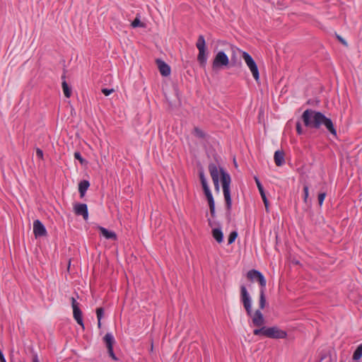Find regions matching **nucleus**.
<instances>
[{"mask_svg": "<svg viewBox=\"0 0 362 362\" xmlns=\"http://www.w3.org/2000/svg\"><path fill=\"white\" fill-rule=\"evenodd\" d=\"M301 119L305 127L320 129L322 125H324L332 136L337 137V130L332 119L327 117L322 112L312 109H307L302 114Z\"/></svg>", "mask_w": 362, "mask_h": 362, "instance_id": "nucleus-1", "label": "nucleus"}, {"mask_svg": "<svg viewBox=\"0 0 362 362\" xmlns=\"http://www.w3.org/2000/svg\"><path fill=\"white\" fill-rule=\"evenodd\" d=\"M209 170L216 191H219L220 173L226 209L230 213L232 207V200L230 192V184L231 181L230 176L228 173H226L223 168H220V170H218L216 165L214 163H210L209 165Z\"/></svg>", "mask_w": 362, "mask_h": 362, "instance_id": "nucleus-2", "label": "nucleus"}, {"mask_svg": "<svg viewBox=\"0 0 362 362\" xmlns=\"http://www.w3.org/2000/svg\"><path fill=\"white\" fill-rule=\"evenodd\" d=\"M240 298L247 315L252 317L253 325L256 327L263 326L264 324V318L261 312L262 309L259 308L252 315L251 298L244 285L240 286Z\"/></svg>", "mask_w": 362, "mask_h": 362, "instance_id": "nucleus-3", "label": "nucleus"}, {"mask_svg": "<svg viewBox=\"0 0 362 362\" xmlns=\"http://www.w3.org/2000/svg\"><path fill=\"white\" fill-rule=\"evenodd\" d=\"M247 278L252 281H258L259 284L260 285L261 288L259 291V306L260 309H264L267 303L265 297V287L267 285V281L264 276L259 271L256 269H251L247 273Z\"/></svg>", "mask_w": 362, "mask_h": 362, "instance_id": "nucleus-4", "label": "nucleus"}, {"mask_svg": "<svg viewBox=\"0 0 362 362\" xmlns=\"http://www.w3.org/2000/svg\"><path fill=\"white\" fill-rule=\"evenodd\" d=\"M199 175L204 194L209 203L211 216L212 218H214L216 216L214 199L207 184L206 179L205 177L204 172L203 170H199Z\"/></svg>", "mask_w": 362, "mask_h": 362, "instance_id": "nucleus-5", "label": "nucleus"}, {"mask_svg": "<svg viewBox=\"0 0 362 362\" xmlns=\"http://www.w3.org/2000/svg\"><path fill=\"white\" fill-rule=\"evenodd\" d=\"M196 47L199 50L197 61L201 66L204 67L207 61V54L206 52V42L203 35H199L196 43Z\"/></svg>", "mask_w": 362, "mask_h": 362, "instance_id": "nucleus-6", "label": "nucleus"}, {"mask_svg": "<svg viewBox=\"0 0 362 362\" xmlns=\"http://www.w3.org/2000/svg\"><path fill=\"white\" fill-rule=\"evenodd\" d=\"M242 57L245 60L248 68L250 69L254 78L257 81L259 79V73L256 62L250 54L246 52H242Z\"/></svg>", "mask_w": 362, "mask_h": 362, "instance_id": "nucleus-7", "label": "nucleus"}, {"mask_svg": "<svg viewBox=\"0 0 362 362\" xmlns=\"http://www.w3.org/2000/svg\"><path fill=\"white\" fill-rule=\"evenodd\" d=\"M229 64V59L226 54L223 52H218L215 56L213 63H212V69L213 70H216L222 66H226Z\"/></svg>", "mask_w": 362, "mask_h": 362, "instance_id": "nucleus-8", "label": "nucleus"}, {"mask_svg": "<svg viewBox=\"0 0 362 362\" xmlns=\"http://www.w3.org/2000/svg\"><path fill=\"white\" fill-rule=\"evenodd\" d=\"M265 337L272 339H284L287 337V333L277 327H265Z\"/></svg>", "mask_w": 362, "mask_h": 362, "instance_id": "nucleus-9", "label": "nucleus"}, {"mask_svg": "<svg viewBox=\"0 0 362 362\" xmlns=\"http://www.w3.org/2000/svg\"><path fill=\"white\" fill-rule=\"evenodd\" d=\"M103 340L106 344L108 354L114 360L117 361L118 358L115 356L114 351H113V344L115 343V339L112 334L107 333L105 337H103Z\"/></svg>", "mask_w": 362, "mask_h": 362, "instance_id": "nucleus-10", "label": "nucleus"}, {"mask_svg": "<svg viewBox=\"0 0 362 362\" xmlns=\"http://www.w3.org/2000/svg\"><path fill=\"white\" fill-rule=\"evenodd\" d=\"M33 233L36 238L47 235V230L42 223L37 219L33 222Z\"/></svg>", "mask_w": 362, "mask_h": 362, "instance_id": "nucleus-11", "label": "nucleus"}, {"mask_svg": "<svg viewBox=\"0 0 362 362\" xmlns=\"http://www.w3.org/2000/svg\"><path fill=\"white\" fill-rule=\"evenodd\" d=\"M156 63L158 66V70L163 76H168L170 74V67L164 61L160 59H157Z\"/></svg>", "mask_w": 362, "mask_h": 362, "instance_id": "nucleus-12", "label": "nucleus"}, {"mask_svg": "<svg viewBox=\"0 0 362 362\" xmlns=\"http://www.w3.org/2000/svg\"><path fill=\"white\" fill-rule=\"evenodd\" d=\"M74 211L76 215L82 216L85 220L88 219V212L86 204H76L74 206Z\"/></svg>", "mask_w": 362, "mask_h": 362, "instance_id": "nucleus-13", "label": "nucleus"}, {"mask_svg": "<svg viewBox=\"0 0 362 362\" xmlns=\"http://www.w3.org/2000/svg\"><path fill=\"white\" fill-rule=\"evenodd\" d=\"M73 314H74V317L76 320V321L77 322V323L78 325H80L83 329H84V324H83V317H82V311L81 310L79 307H76L75 305L74 309H73Z\"/></svg>", "mask_w": 362, "mask_h": 362, "instance_id": "nucleus-14", "label": "nucleus"}, {"mask_svg": "<svg viewBox=\"0 0 362 362\" xmlns=\"http://www.w3.org/2000/svg\"><path fill=\"white\" fill-rule=\"evenodd\" d=\"M274 162L277 166H281L284 164V152L283 151H276L274 153Z\"/></svg>", "mask_w": 362, "mask_h": 362, "instance_id": "nucleus-15", "label": "nucleus"}, {"mask_svg": "<svg viewBox=\"0 0 362 362\" xmlns=\"http://www.w3.org/2000/svg\"><path fill=\"white\" fill-rule=\"evenodd\" d=\"M99 230L106 239H112L114 240L117 239V235L113 231L108 230L107 229L102 226L99 227Z\"/></svg>", "mask_w": 362, "mask_h": 362, "instance_id": "nucleus-16", "label": "nucleus"}, {"mask_svg": "<svg viewBox=\"0 0 362 362\" xmlns=\"http://www.w3.org/2000/svg\"><path fill=\"white\" fill-rule=\"evenodd\" d=\"M90 186V183L88 180H82L78 184V192L80 193V197L82 198L84 197L87 189Z\"/></svg>", "mask_w": 362, "mask_h": 362, "instance_id": "nucleus-17", "label": "nucleus"}, {"mask_svg": "<svg viewBox=\"0 0 362 362\" xmlns=\"http://www.w3.org/2000/svg\"><path fill=\"white\" fill-rule=\"evenodd\" d=\"M213 238L218 243H221L223 240V234L221 229L214 228L212 230Z\"/></svg>", "mask_w": 362, "mask_h": 362, "instance_id": "nucleus-18", "label": "nucleus"}, {"mask_svg": "<svg viewBox=\"0 0 362 362\" xmlns=\"http://www.w3.org/2000/svg\"><path fill=\"white\" fill-rule=\"evenodd\" d=\"M62 78L63 79V81H62V88H63L64 94V95L66 98H69L71 97V90L69 88V86L68 83H66V81H65V75H63Z\"/></svg>", "mask_w": 362, "mask_h": 362, "instance_id": "nucleus-19", "label": "nucleus"}, {"mask_svg": "<svg viewBox=\"0 0 362 362\" xmlns=\"http://www.w3.org/2000/svg\"><path fill=\"white\" fill-rule=\"evenodd\" d=\"M192 134L194 136L198 139H206V134L201 129H199L197 127H195L193 129Z\"/></svg>", "mask_w": 362, "mask_h": 362, "instance_id": "nucleus-20", "label": "nucleus"}, {"mask_svg": "<svg viewBox=\"0 0 362 362\" xmlns=\"http://www.w3.org/2000/svg\"><path fill=\"white\" fill-rule=\"evenodd\" d=\"M362 356V344H360L357 348L355 350V351L354 352V354H353V359L354 361H358L359 360Z\"/></svg>", "mask_w": 362, "mask_h": 362, "instance_id": "nucleus-21", "label": "nucleus"}, {"mask_svg": "<svg viewBox=\"0 0 362 362\" xmlns=\"http://www.w3.org/2000/svg\"><path fill=\"white\" fill-rule=\"evenodd\" d=\"M96 315L98 318V326L100 328L101 327V320L104 315V309L103 308H97Z\"/></svg>", "mask_w": 362, "mask_h": 362, "instance_id": "nucleus-22", "label": "nucleus"}, {"mask_svg": "<svg viewBox=\"0 0 362 362\" xmlns=\"http://www.w3.org/2000/svg\"><path fill=\"white\" fill-rule=\"evenodd\" d=\"M238 237V233L236 231H232L228 238V244H232Z\"/></svg>", "mask_w": 362, "mask_h": 362, "instance_id": "nucleus-23", "label": "nucleus"}, {"mask_svg": "<svg viewBox=\"0 0 362 362\" xmlns=\"http://www.w3.org/2000/svg\"><path fill=\"white\" fill-rule=\"evenodd\" d=\"M133 28L144 27V24L141 22L139 17H136L131 23Z\"/></svg>", "mask_w": 362, "mask_h": 362, "instance_id": "nucleus-24", "label": "nucleus"}, {"mask_svg": "<svg viewBox=\"0 0 362 362\" xmlns=\"http://www.w3.org/2000/svg\"><path fill=\"white\" fill-rule=\"evenodd\" d=\"M254 179H255V182H256V184H257V188H258V189H259V192L260 194H262V193H265V192H264V188H263V186H262V185L261 184V182H260V181H259V180L258 179V177L255 176V177H254Z\"/></svg>", "mask_w": 362, "mask_h": 362, "instance_id": "nucleus-25", "label": "nucleus"}, {"mask_svg": "<svg viewBox=\"0 0 362 362\" xmlns=\"http://www.w3.org/2000/svg\"><path fill=\"white\" fill-rule=\"evenodd\" d=\"M253 334L255 335H263L265 337V327L264 326H262L261 328L259 329H255L254 331H253Z\"/></svg>", "mask_w": 362, "mask_h": 362, "instance_id": "nucleus-26", "label": "nucleus"}, {"mask_svg": "<svg viewBox=\"0 0 362 362\" xmlns=\"http://www.w3.org/2000/svg\"><path fill=\"white\" fill-rule=\"evenodd\" d=\"M260 195H261V197H262V199L263 200L266 211L269 212V201H268V199L267 198V196H266L265 193H262V194H260Z\"/></svg>", "mask_w": 362, "mask_h": 362, "instance_id": "nucleus-27", "label": "nucleus"}, {"mask_svg": "<svg viewBox=\"0 0 362 362\" xmlns=\"http://www.w3.org/2000/svg\"><path fill=\"white\" fill-rule=\"evenodd\" d=\"M309 191V187H308V185H305L304 187H303V192H304V202L305 203H307L308 202V192Z\"/></svg>", "mask_w": 362, "mask_h": 362, "instance_id": "nucleus-28", "label": "nucleus"}, {"mask_svg": "<svg viewBox=\"0 0 362 362\" xmlns=\"http://www.w3.org/2000/svg\"><path fill=\"white\" fill-rule=\"evenodd\" d=\"M325 197H326L325 192H322L318 194V202H319L320 206H322Z\"/></svg>", "mask_w": 362, "mask_h": 362, "instance_id": "nucleus-29", "label": "nucleus"}, {"mask_svg": "<svg viewBox=\"0 0 362 362\" xmlns=\"http://www.w3.org/2000/svg\"><path fill=\"white\" fill-rule=\"evenodd\" d=\"M74 158L76 160H79L81 164H83V162L85 161V160L82 158L81 153L78 151H76L74 153Z\"/></svg>", "mask_w": 362, "mask_h": 362, "instance_id": "nucleus-30", "label": "nucleus"}, {"mask_svg": "<svg viewBox=\"0 0 362 362\" xmlns=\"http://www.w3.org/2000/svg\"><path fill=\"white\" fill-rule=\"evenodd\" d=\"M296 132L298 135H301L303 133V128L299 122H297L296 123Z\"/></svg>", "mask_w": 362, "mask_h": 362, "instance_id": "nucleus-31", "label": "nucleus"}, {"mask_svg": "<svg viewBox=\"0 0 362 362\" xmlns=\"http://www.w3.org/2000/svg\"><path fill=\"white\" fill-rule=\"evenodd\" d=\"M113 92H114V89H112V88H111V89H108V88H103V89H102V93H103L105 95H106V96H107V95H110V94H111L112 93H113Z\"/></svg>", "mask_w": 362, "mask_h": 362, "instance_id": "nucleus-32", "label": "nucleus"}, {"mask_svg": "<svg viewBox=\"0 0 362 362\" xmlns=\"http://www.w3.org/2000/svg\"><path fill=\"white\" fill-rule=\"evenodd\" d=\"M36 156H37L40 159L43 160V151H42L40 148H37L36 149Z\"/></svg>", "mask_w": 362, "mask_h": 362, "instance_id": "nucleus-33", "label": "nucleus"}, {"mask_svg": "<svg viewBox=\"0 0 362 362\" xmlns=\"http://www.w3.org/2000/svg\"><path fill=\"white\" fill-rule=\"evenodd\" d=\"M337 37L342 45H344L345 47H348L347 42L344 39H343L340 35H337Z\"/></svg>", "mask_w": 362, "mask_h": 362, "instance_id": "nucleus-34", "label": "nucleus"}, {"mask_svg": "<svg viewBox=\"0 0 362 362\" xmlns=\"http://www.w3.org/2000/svg\"><path fill=\"white\" fill-rule=\"evenodd\" d=\"M71 305H72V308L74 309L75 308V305L76 307H79V303L76 302V299L74 298V297H71Z\"/></svg>", "mask_w": 362, "mask_h": 362, "instance_id": "nucleus-35", "label": "nucleus"}, {"mask_svg": "<svg viewBox=\"0 0 362 362\" xmlns=\"http://www.w3.org/2000/svg\"><path fill=\"white\" fill-rule=\"evenodd\" d=\"M0 361L1 362H6L5 357L3 354H0Z\"/></svg>", "mask_w": 362, "mask_h": 362, "instance_id": "nucleus-36", "label": "nucleus"}, {"mask_svg": "<svg viewBox=\"0 0 362 362\" xmlns=\"http://www.w3.org/2000/svg\"><path fill=\"white\" fill-rule=\"evenodd\" d=\"M33 362H40L37 355H35L33 359Z\"/></svg>", "mask_w": 362, "mask_h": 362, "instance_id": "nucleus-37", "label": "nucleus"}, {"mask_svg": "<svg viewBox=\"0 0 362 362\" xmlns=\"http://www.w3.org/2000/svg\"><path fill=\"white\" fill-rule=\"evenodd\" d=\"M70 267V262L69 263V265H68V269Z\"/></svg>", "mask_w": 362, "mask_h": 362, "instance_id": "nucleus-38", "label": "nucleus"}]
</instances>
